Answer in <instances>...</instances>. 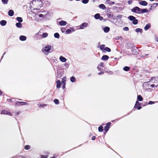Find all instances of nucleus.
<instances>
[{"label": "nucleus", "instance_id": "1", "mask_svg": "<svg viewBox=\"0 0 158 158\" xmlns=\"http://www.w3.org/2000/svg\"><path fill=\"white\" fill-rule=\"evenodd\" d=\"M143 87L145 90H150L152 88L154 87H157L158 86V83L156 85L150 83V82L148 81L144 82L143 84Z\"/></svg>", "mask_w": 158, "mask_h": 158}, {"label": "nucleus", "instance_id": "2", "mask_svg": "<svg viewBox=\"0 0 158 158\" xmlns=\"http://www.w3.org/2000/svg\"><path fill=\"white\" fill-rule=\"evenodd\" d=\"M141 9L137 6L135 7L131 10L132 12H135L136 13H140Z\"/></svg>", "mask_w": 158, "mask_h": 158}, {"label": "nucleus", "instance_id": "3", "mask_svg": "<svg viewBox=\"0 0 158 158\" xmlns=\"http://www.w3.org/2000/svg\"><path fill=\"white\" fill-rule=\"evenodd\" d=\"M51 47L50 45H48L47 46H45L44 49H42V51L43 52H49L51 50Z\"/></svg>", "mask_w": 158, "mask_h": 158}, {"label": "nucleus", "instance_id": "4", "mask_svg": "<svg viewBox=\"0 0 158 158\" xmlns=\"http://www.w3.org/2000/svg\"><path fill=\"white\" fill-rule=\"evenodd\" d=\"M139 105L141 106V104L137 101L136 102L134 107L136 108H137L138 110H140L142 108V107L141 106H138Z\"/></svg>", "mask_w": 158, "mask_h": 158}, {"label": "nucleus", "instance_id": "5", "mask_svg": "<svg viewBox=\"0 0 158 158\" xmlns=\"http://www.w3.org/2000/svg\"><path fill=\"white\" fill-rule=\"evenodd\" d=\"M27 104L26 102H17L16 103V105L18 106L25 105Z\"/></svg>", "mask_w": 158, "mask_h": 158}, {"label": "nucleus", "instance_id": "6", "mask_svg": "<svg viewBox=\"0 0 158 158\" xmlns=\"http://www.w3.org/2000/svg\"><path fill=\"white\" fill-rule=\"evenodd\" d=\"M88 25V23H82L80 26V29H83L86 27Z\"/></svg>", "mask_w": 158, "mask_h": 158}, {"label": "nucleus", "instance_id": "7", "mask_svg": "<svg viewBox=\"0 0 158 158\" xmlns=\"http://www.w3.org/2000/svg\"><path fill=\"white\" fill-rule=\"evenodd\" d=\"M61 30L63 33H65L66 34L69 33V29H68L66 30L65 28L62 27L61 28Z\"/></svg>", "mask_w": 158, "mask_h": 158}, {"label": "nucleus", "instance_id": "8", "mask_svg": "<svg viewBox=\"0 0 158 158\" xmlns=\"http://www.w3.org/2000/svg\"><path fill=\"white\" fill-rule=\"evenodd\" d=\"M1 114L9 115L10 116H12V115L8 111L6 110H3L1 112Z\"/></svg>", "mask_w": 158, "mask_h": 158}, {"label": "nucleus", "instance_id": "9", "mask_svg": "<svg viewBox=\"0 0 158 158\" xmlns=\"http://www.w3.org/2000/svg\"><path fill=\"white\" fill-rule=\"evenodd\" d=\"M59 24L61 26H65L67 24V23L64 20H61V21L59 22Z\"/></svg>", "mask_w": 158, "mask_h": 158}, {"label": "nucleus", "instance_id": "10", "mask_svg": "<svg viewBox=\"0 0 158 158\" xmlns=\"http://www.w3.org/2000/svg\"><path fill=\"white\" fill-rule=\"evenodd\" d=\"M139 4L143 6H147L148 4V3L145 1H141L139 2Z\"/></svg>", "mask_w": 158, "mask_h": 158}, {"label": "nucleus", "instance_id": "11", "mask_svg": "<svg viewBox=\"0 0 158 158\" xmlns=\"http://www.w3.org/2000/svg\"><path fill=\"white\" fill-rule=\"evenodd\" d=\"M151 27V24L150 23L147 24L144 27V29L146 31L150 28Z\"/></svg>", "mask_w": 158, "mask_h": 158}, {"label": "nucleus", "instance_id": "12", "mask_svg": "<svg viewBox=\"0 0 158 158\" xmlns=\"http://www.w3.org/2000/svg\"><path fill=\"white\" fill-rule=\"evenodd\" d=\"M8 15L10 16H12L14 14V12L12 10H10L8 13Z\"/></svg>", "mask_w": 158, "mask_h": 158}, {"label": "nucleus", "instance_id": "13", "mask_svg": "<svg viewBox=\"0 0 158 158\" xmlns=\"http://www.w3.org/2000/svg\"><path fill=\"white\" fill-rule=\"evenodd\" d=\"M6 23V20H2L0 22V24L2 26L5 25Z\"/></svg>", "mask_w": 158, "mask_h": 158}, {"label": "nucleus", "instance_id": "14", "mask_svg": "<svg viewBox=\"0 0 158 158\" xmlns=\"http://www.w3.org/2000/svg\"><path fill=\"white\" fill-rule=\"evenodd\" d=\"M26 36L23 35H21L19 37V39L22 41H25L26 40Z\"/></svg>", "mask_w": 158, "mask_h": 158}, {"label": "nucleus", "instance_id": "15", "mask_svg": "<svg viewBox=\"0 0 158 158\" xmlns=\"http://www.w3.org/2000/svg\"><path fill=\"white\" fill-rule=\"evenodd\" d=\"M56 87L57 88H59L61 86V83L60 80H58L56 81Z\"/></svg>", "mask_w": 158, "mask_h": 158}, {"label": "nucleus", "instance_id": "16", "mask_svg": "<svg viewBox=\"0 0 158 158\" xmlns=\"http://www.w3.org/2000/svg\"><path fill=\"white\" fill-rule=\"evenodd\" d=\"M110 30V28L107 27H105L103 29L104 31L106 33L108 32Z\"/></svg>", "mask_w": 158, "mask_h": 158}, {"label": "nucleus", "instance_id": "17", "mask_svg": "<svg viewBox=\"0 0 158 158\" xmlns=\"http://www.w3.org/2000/svg\"><path fill=\"white\" fill-rule=\"evenodd\" d=\"M60 61L63 62H65L66 60V59L64 57L62 56H61L60 57Z\"/></svg>", "mask_w": 158, "mask_h": 158}, {"label": "nucleus", "instance_id": "18", "mask_svg": "<svg viewBox=\"0 0 158 158\" xmlns=\"http://www.w3.org/2000/svg\"><path fill=\"white\" fill-rule=\"evenodd\" d=\"M99 8L102 9L103 10H105L106 7L103 4H101L98 6Z\"/></svg>", "mask_w": 158, "mask_h": 158}, {"label": "nucleus", "instance_id": "19", "mask_svg": "<svg viewBox=\"0 0 158 158\" xmlns=\"http://www.w3.org/2000/svg\"><path fill=\"white\" fill-rule=\"evenodd\" d=\"M109 56L107 55H104L102 56V59L103 60H106L108 59Z\"/></svg>", "mask_w": 158, "mask_h": 158}, {"label": "nucleus", "instance_id": "20", "mask_svg": "<svg viewBox=\"0 0 158 158\" xmlns=\"http://www.w3.org/2000/svg\"><path fill=\"white\" fill-rule=\"evenodd\" d=\"M104 64L102 62H101L100 64L98 66V67H97V69H98V70L99 71H101V69H99V67H100H100H103V65Z\"/></svg>", "mask_w": 158, "mask_h": 158}, {"label": "nucleus", "instance_id": "21", "mask_svg": "<svg viewBox=\"0 0 158 158\" xmlns=\"http://www.w3.org/2000/svg\"><path fill=\"white\" fill-rule=\"evenodd\" d=\"M128 19L131 21H133L135 19V18L134 16L131 15L129 16L128 17Z\"/></svg>", "mask_w": 158, "mask_h": 158}, {"label": "nucleus", "instance_id": "22", "mask_svg": "<svg viewBox=\"0 0 158 158\" xmlns=\"http://www.w3.org/2000/svg\"><path fill=\"white\" fill-rule=\"evenodd\" d=\"M137 99L139 101H142L143 100V98L141 95H139L137 96Z\"/></svg>", "mask_w": 158, "mask_h": 158}, {"label": "nucleus", "instance_id": "23", "mask_svg": "<svg viewBox=\"0 0 158 158\" xmlns=\"http://www.w3.org/2000/svg\"><path fill=\"white\" fill-rule=\"evenodd\" d=\"M38 107L40 108H44V107L46 106H47V104H40L38 105Z\"/></svg>", "mask_w": 158, "mask_h": 158}, {"label": "nucleus", "instance_id": "24", "mask_svg": "<svg viewBox=\"0 0 158 158\" xmlns=\"http://www.w3.org/2000/svg\"><path fill=\"white\" fill-rule=\"evenodd\" d=\"M148 12V10L146 9H141V11H140V13H147Z\"/></svg>", "mask_w": 158, "mask_h": 158}, {"label": "nucleus", "instance_id": "25", "mask_svg": "<svg viewBox=\"0 0 158 158\" xmlns=\"http://www.w3.org/2000/svg\"><path fill=\"white\" fill-rule=\"evenodd\" d=\"M16 25L17 27L21 28L22 27V24L20 23H17L16 24Z\"/></svg>", "mask_w": 158, "mask_h": 158}, {"label": "nucleus", "instance_id": "26", "mask_svg": "<svg viewBox=\"0 0 158 158\" xmlns=\"http://www.w3.org/2000/svg\"><path fill=\"white\" fill-rule=\"evenodd\" d=\"M16 19L19 23H21L23 22V19L21 17H17L16 18Z\"/></svg>", "mask_w": 158, "mask_h": 158}, {"label": "nucleus", "instance_id": "27", "mask_svg": "<svg viewBox=\"0 0 158 158\" xmlns=\"http://www.w3.org/2000/svg\"><path fill=\"white\" fill-rule=\"evenodd\" d=\"M123 70L126 71H128L130 70V68L128 66H125L123 68Z\"/></svg>", "mask_w": 158, "mask_h": 158}, {"label": "nucleus", "instance_id": "28", "mask_svg": "<svg viewBox=\"0 0 158 158\" xmlns=\"http://www.w3.org/2000/svg\"><path fill=\"white\" fill-rule=\"evenodd\" d=\"M100 14L98 13L94 15V18L96 19H98L100 17Z\"/></svg>", "mask_w": 158, "mask_h": 158}, {"label": "nucleus", "instance_id": "29", "mask_svg": "<svg viewBox=\"0 0 158 158\" xmlns=\"http://www.w3.org/2000/svg\"><path fill=\"white\" fill-rule=\"evenodd\" d=\"M135 31L137 32H140L141 33H142V30L141 29L138 28L135 29Z\"/></svg>", "mask_w": 158, "mask_h": 158}, {"label": "nucleus", "instance_id": "30", "mask_svg": "<svg viewBox=\"0 0 158 158\" xmlns=\"http://www.w3.org/2000/svg\"><path fill=\"white\" fill-rule=\"evenodd\" d=\"M54 37L57 38H59L60 37V35L58 33H56L54 34Z\"/></svg>", "mask_w": 158, "mask_h": 158}, {"label": "nucleus", "instance_id": "31", "mask_svg": "<svg viewBox=\"0 0 158 158\" xmlns=\"http://www.w3.org/2000/svg\"><path fill=\"white\" fill-rule=\"evenodd\" d=\"M138 21L137 19H135L133 21L132 23L134 24H136L138 23Z\"/></svg>", "mask_w": 158, "mask_h": 158}, {"label": "nucleus", "instance_id": "32", "mask_svg": "<svg viewBox=\"0 0 158 158\" xmlns=\"http://www.w3.org/2000/svg\"><path fill=\"white\" fill-rule=\"evenodd\" d=\"M31 148V146L29 145H26L24 147V149L26 150H27Z\"/></svg>", "mask_w": 158, "mask_h": 158}, {"label": "nucleus", "instance_id": "33", "mask_svg": "<svg viewBox=\"0 0 158 158\" xmlns=\"http://www.w3.org/2000/svg\"><path fill=\"white\" fill-rule=\"evenodd\" d=\"M48 34L47 33H44L42 35L43 38H45L48 36Z\"/></svg>", "mask_w": 158, "mask_h": 158}, {"label": "nucleus", "instance_id": "34", "mask_svg": "<svg viewBox=\"0 0 158 158\" xmlns=\"http://www.w3.org/2000/svg\"><path fill=\"white\" fill-rule=\"evenodd\" d=\"M103 128L102 126H100L98 128V131L100 132H102L103 131Z\"/></svg>", "mask_w": 158, "mask_h": 158}, {"label": "nucleus", "instance_id": "35", "mask_svg": "<svg viewBox=\"0 0 158 158\" xmlns=\"http://www.w3.org/2000/svg\"><path fill=\"white\" fill-rule=\"evenodd\" d=\"M109 128V127H108L106 125L104 127V130L106 131V132H107L108 131Z\"/></svg>", "mask_w": 158, "mask_h": 158}, {"label": "nucleus", "instance_id": "36", "mask_svg": "<svg viewBox=\"0 0 158 158\" xmlns=\"http://www.w3.org/2000/svg\"><path fill=\"white\" fill-rule=\"evenodd\" d=\"M75 78L73 77H72L70 78V81L71 82H74L75 81Z\"/></svg>", "mask_w": 158, "mask_h": 158}, {"label": "nucleus", "instance_id": "37", "mask_svg": "<svg viewBox=\"0 0 158 158\" xmlns=\"http://www.w3.org/2000/svg\"><path fill=\"white\" fill-rule=\"evenodd\" d=\"M14 114H15V115H17L20 113V111H15L14 112H13Z\"/></svg>", "mask_w": 158, "mask_h": 158}, {"label": "nucleus", "instance_id": "38", "mask_svg": "<svg viewBox=\"0 0 158 158\" xmlns=\"http://www.w3.org/2000/svg\"><path fill=\"white\" fill-rule=\"evenodd\" d=\"M2 3L4 4H7L8 2V0H2Z\"/></svg>", "mask_w": 158, "mask_h": 158}, {"label": "nucleus", "instance_id": "39", "mask_svg": "<svg viewBox=\"0 0 158 158\" xmlns=\"http://www.w3.org/2000/svg\"><path fill=\"white\" fill-rule=\"evenodd\" d=\"M54 102L56 104H58L59 103L58 100L56 99H55L54 100Z\"/></svg>", "mask_w": 158, "mask_h": 158}, {"label": "nucleus", "instance_id": "40", "mask_svg": "<svg viewBox=\"0 0 158 158\" xmlns=\"http://www.w3.org/2000/svg\"><path fill=\"white\" fill-rule=\"evenodd\" d=\"M89 0H82L81 2L84 4H86L89 2Z\"/></svg>", "mask_w": 158, "mask_h": 158}, {"label": "nucleus", "instance_id": "41", "mask_svg": "<svg viewBox=\"0 0 158 158\" xmlns=\"http://www.w3.org/2000/svg\"><path fill=\"white\" fill-rule=\"evenodd\" d=\"M105 50L107 52H110L111 51V49L110 48H108V47H106L105 48Z\"/></svg>", "mask_w": 158, "mask_h": 158}, {"label": "nucleus", "instance_id": "42", "mask_svg": "<svg viewBox=\"0 0 158 158\" xmlns=\"http://www.w3.org/2000/svg\"><path fill=\"white\" fill-rule=\"evenodd\" d=\"M48 155H42L40 157L41 158H48Z\"/></svg>", "mask_w": 158, "mask_h": 158}, {"label": "nucleus", "instance_id": "43", "mask_svg": "<svg viewBox=\"0 0 158 158\" xmlns=\"http://www.w3.org/2000/svg\"><path fill=\"white\" fill-rule=\"evenodd\" d=\"M62 83H63V88H64V87H65V81H64V79H63V80L62 81Z\"/></svg>", "mask_w": 158, "mask_h": 158}, {"label": "nucleus", "instance_id": "44", "mask_svg": "<svg viewBox=\"0 0 158 158\" xmlns=\"http://www.w3.org/2000/svg\"><path fill=\"white\" fill-rule=\"evenodd\" d=\"M105 47V45H102L100 47V48L101 50H102Z\"/></svg>", "mask_w": 158, "mask_h": 158}, {"label": "nucleus", "instance_id": "45", "mask_svg": "<svg viewBox=\"0 0 158 158\" xmlns=\"http://www.w3.org/2000/svg\"><path fill=\"white\" fill-rule=\"evenodd\" d=\"M123 30L124 31H128L129 30V28L127 27H124L123 28Z\"/></svg>", "mask_w": 158, "mask_h": 158}, {"label": "nucleus", "instance_id": "46", "mask_svg": "<svg viewBox=\"0 0 158 158\" xmlns=\"http://www.w3.org/2000/svg\"><path fill=\"white\" fill-rule=\"evenodd\" d=\"M127 3L129 5H131L132 3V0H130L127 1Z\"/></svg>", "mask_w": 158, "mask_h": 158}, {"label": "nucleus", "instance_id": "47", "mask_svg": "<svg viewBox=\"0 0 158 158\" xmlns=\"http://www.w3.org/2000/svg\"><path fill=\"white\" fill-rule=\"evenodd\" d=\"M75 31V29L73 28H70V32H73Z\"/></svg>", "mask_w": 158, "mask_h": 158}, {"label": "nucleus", "instance_id": "48", "mask_svg": "<svg viewBox=\"0 0 158 158\" xmlns=\"http://www.w3.org/2000/svg\"><path fill=\"white\" fill-rule=\"evenodd\" d=\"M110 2V4L111 5H114V2H111L110 0H107L106 2Z\"/></svg>", "mask_w": 158, "mask_h": 158}, {"label": "nucleus", "instance_id": "49", "mask_svg": "<svg viewBox=\"0 0 158 158\" xmlns=\"http://www.w3.org/2000/svg\"><path fill=\"white\" fill-rule=\"evenodd\" d=\"M116 17L118 18H121L122 17V15H118Z\"/></svg>", "mask_w": 158, "mask_h": 158}, {"label": "nucleus", "instance_id": "50", "mask_svg": "<svg viewBox=\"0 0 158 158\" xmlns=\"http://www.w3.org/2000/svg\"><path fill=\"white\" fill-rule=\"evenodd\" d=\"M106 72L108 73H109L110 74H113V72L110 71H106Z\"/></svg>", "mask_w": 158, "mask_h": 158}, {"label": "nucleus", "instance_id": "51", "mask_svg": "<svg viewBox=\"0 0 158 158\" xmlns=\"http://www.w3.org/2000/svg\"><path fill=\"white\" fill-rule=\"evenodd\" d=\"M137 49L136 48L134 47L132 48L131 51L132 52H134V50H137Z\"/></svg>", "mask_w": 158, "mask_h": 158}, {"label": "nucleus", "instance_id": "52", "mask_svg": "<svg viewBox=\"0 0 158 158\" xmlns=\"http://www.w3.org/2000/svg\"><path fill=\"white\" fill-rule=\"evenodd\" d=\"M111 124V123L110 122H109L107 123V124H106V125L108 127H110Z\"/></svg>", "mask_w": 158, "mask_h": 158}, {"label": "nucleus", "instance_id": "53", "mask_svg": "<svg viewBox=\"0 0 158 158\" xmlns=\"http://www.w3.org/2000/svg\"><path fill=\"white\" fill-rule=\"evenodd\" d=\"M154 102H153L150 101L148 102V104L149 105H151L154 104Z\"/></svg>", "mask_w": 158, "mask_h": 158}, {"label": "nucleus", "instance_id": "54", "mask_svg": "<svg viewBox=\"0 0 158 158\" xmlns=\"http://www.w3.org/2000/svg\"><path fill=\"white\" fill-rule=\"evenodd\" d=\"M120 38H121V39H122V37L121 36H118V37H117L115 39L116 40H118Z\"/></svg>", "mask_w": 158, "mask_h": 158}, {"label": "nucleus", "instance_id": "55", "mask_svg": "<svg viewBox=\"0 0 158 158\" xmlns=\"http://www.w3.org/2000/svg\"><path fill=\"white\" fill-rule=\"evenodd\" d=\"M155 40L158 42V38L156 36H155Z\"/></svg>", "mask_w": 158, "mask_h": 158}, {"label": "nucleus", "instance_id": "56", "mask_svg": "<svg viewBox=\"0 0 158 158\" xmlns=\"http://www.w3.org/2000/svg\"><path fill=\"white\" fill-rule=\"evenodd\" d=\"M95 138H96L95 136H93L92 137V140H94L95 139Z\"/></svg>", "mask_w": 158, "mask_h": 158}, {"label": "nucleus", "instance_id": "57", "mask_svg": "<svg viewBox=\"0 0 158 158\" xmlns=\"http://www.w3.org/2000/svg\"><path fill=\"white\" fill-rule=\"evenodd\" d=\"M104 74V72L102 71L99 72L98 73V74L99 75H100L101 74Z\"/></svg>", "mask_w": 158, "mask_h": 158}, {"label": "nucleus", "instance_id": "58", "mask_svg": "<svg viewBox=\"0 0 158 158\" xmlns=\"http://www.w3.org/2000/svg\"><path fill=\"white\" fill-rule=\"evenodd\" d=\"M44 16V15H43L42 14H40L39 15V17H43Z\"/></svg>", "mask_w": 158, "mask_h": 158}, {"label": "nucleus", "instance_id": "59", "mask_svg": "<svg viewBox=\"0 0 158 158\" xmlns=\"http://www.w3.org/2000/svg\"><path fill=\"white\" fill-rule=\"evenodd\" d=\"M158 4L157 3H154L153 4V6H157Z\"/></svg>", "mask_w": 158, "mask_h": 158}, {"label": "nucleus", "instance_id": "60", "mask_svg": "<svg viewBox=\"0 0 158 158\" xmlns=\"http://www.w3.org/2000/svg\"><path fill=\"white\" fill-rule=\"evenodd\" d=\"M14 99V98H12V99H10L9 100V101L10 102H12L13 101V99Z\"/></svg>", "mask_w": 158, "mask_h": 158}, {"label": "nucleus", "instance_id": "61", "mask_svg": "<svg viewBox=\"0 0 158 158\" xmlns=\"http://www.w3.org/2000/svg\"><path fill=\"white\" fill-rule=\"evenodd\" d=\"M2 91L0 90V96L2 94Z\"/></svg>", "mask_w": 158, "mask_h": 158}, {"label": "nucleus", "instance_id": "62", "mask_svg": "<svg viewBox=\"0 0 158 158\" xmlns=\"http://www.w3.org/2000/svg\"><path fill=\"white\" fill-rule=\"evenodd\" d=\"M148 54H147L145 55L144 56H142L143 57H145L146 56H148Z\"/></svg>", "mask_w": 158, "mask_h": 158}, {"label": "nucleus", "instance_id": "63", "mask_svg": "<svg viewBox=\"0 0 158 158\" xmlns=\"http://www.w3.org/2000/svg\"><path fill=\"white\" fill-rule=\"evenodd\" d=\"M50 158H55V156H53L51 157Z\"/></svg>", "mask_w": 158, "mask_h": 158}, {"label": "nucleus", "instance_id": "64", "mask_svg": "<svg viewBox=\"0 0 158 158\" xmlns=\"http://www.w3.org/2000/svg\"><path fill=\"white\" fill-rule=\"evenodd\" d=\"M99 18H100V19H103V18H102V17H99Z\"/></svg>", "mask_w": 158, "mask_h": 158}]
</instances>
